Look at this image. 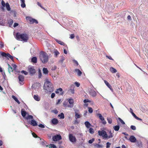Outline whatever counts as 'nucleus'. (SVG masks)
Here are the masks:
<instances>
[{"mask_svg":"<svg viewBox=\"0 0 148 148\" xmlns=\"http://www.w3.org/2000/svg\"><path fill=\"white\" fill-rule=\"evenodd\" d=\"M59 116L60 117V118L63 119L64 118V114L62 112L59 114L58 116Z\"/></svg>","mask_w":148,"mask_h":148,"instance_id":"36","label":"nucleus"},{"mask_svg":"<svg viewBox=\"0 0 148 148\" xmlns=\"http://www.w3.org/2000/svg\"><path fill=\"white\" fill-rule=\"evenodd\" d=\"M88 108L89 112L90 113H92L93 112V110L92 108L90 107H88Z\"/></svg>","mask_w":148,"mask_h":148,"instance_id":"45","label":"nucleus"},{"mask_svg":"<svg viewBox=\"0 0 148 148\" xmlns=\"http://www.w3.org/2000/svg\"><path fill=\"white\" fill-rule=\"evenodd\" d=\"M31 61L34 63H36L37 61V58L35 57H33L31 59Z\"/></svg>","mask_w":148,"mask_h":148,"instance_id":"23","label":"nucleus"},{"mask_svg":"<svg viewBox=\"0 0 148 148\" xmlns=\"http://www.w3.org/2000/svg\"><path fill=\"white\" fill-rule=\"evenodd\" d=\"M21 7L23 8H24L25 7V0H21Z\"/></svg>","mask_w":148,"mask_h":148,"instance_id":"24","label":"nucleus"},{"mask_svg":"<svg viewBox=\"0 0 148 148\" xmlns=\"http://www.w3.org/2000/svg\"><path fill=\"white\" fill-rule=\"evenodd\" d=\"M37 5L38 6H40V7H41L42 9H43L45 10L44 8V7H43L42 5H41L40 3L39 2H37Z\"/></svg>","mask_w":148,"mask_h":148,"instance_id":"48","label":"nucleus"},{"mask_svg":"<svg viewBox=\"0 0 148 148\" xmlns=\"http://www.w3.org/2000/svg\"><path fill=\"white\" fill-rule=\"evenodd\" d=\"M55 94L54 93H52L51 95V97L52 98H53L55 96Z\"/></svg>","mask_w":148,"mask_h":148,"instance_id":"60","label":"nucleus"},{"mask_svg":"<svg viewBox=\"0 0 148 148\" xmlns=\"http://www.w3.org/2000/svg\"><path fill=\"white\" fill-rule=\"evenodd\" d=\"M129 140L132 143H135L136 142V139L133 136H131L129 138Z\"/></svg>","mask_w":148,"mask_h":148,"instance_id":"13","label":"nucleus"},{"mask_svg":"<svg viewBox=\"0 0 148 148\" xmlns=\"http://www.w3.org/2000/svg\"><path fill=\"white\" fill-rule=\"evenodd\" d=\"M42 71L43 73L46 75L48 74L49 73V71L48 70L47 68L45 67H44L42 69Z\"/></svg>","mask_w":148,"mask_h":148,"instance_id":"18","label":"nucleus"},{"mask_svg":"<svg viewBox=\"0 0 148 148\" xmlns=\"http://www.w3.org/2000/svg\"><path fill=\"white\" fill-rule=\"evenodd\" d=\"M106 57L110 60H113V59L112 58L111 56H109L108 55H106Z\"/></svg>","mask_w":148,"mask_h":148,"instance_id":"56","label":"nucleus"},{"mask_svg":"<svg viewBox=\"0 0 148 148\" xmlns=\"http://www.w3.org/2000/svg\"><path fill=\"white\" fill-rule=\"evenodd\" d=\"M107 121H108V123L109 124H111L112 123V120L110 118H107Z\"/></svg>","mask_w":148,"mask_h":148,"instance_id":"41","label":"nucleus"},{"mask_svg":"<svg viewBox=\"0 0 148 148\" xmlns=\"http://www.w3.org/2000/svg\"><path fill=\"white\" fill-rule=\"evenodd\" d=\"M68 101L70 104L69 106H68V108H72L73 107L74 101L73 99H68Z\"/></svg>","mask_w":148,"mask_h":148,"instance_id":"10","label":"nucleus"},{"mask_svg":"<svg viewBox=\"0 0 148 148\" xmlns=\"http://www.w3.org/2000/svg\"><path fill=\"white\" fill-rule=\"evenodd\" d=\"M1 55L5 57L8 59H9L8 58H10L12 60H13V57L9 53H6L4 52H1Z\"/></svg>","mask_w":148,"mask_h":148,"instance_id":"5","label":"nucleus"},{"mask_svg":"<svg viewBox=\"0 0 148 148\" xmlns=\"http://www.w3.org/2000/svg\"><path fill=\"white\" fill-rule=\"evenodd\" d=\"M84 124L87 128H90L91 126V124L88 121H86L84 123Z\"/></svg>","mask_w":148,"mask_h":148,"instance_id":"22","label":"nucleus"},{"mask_svg":"<svg viewBox=\"0 0 148 148\" xmlns=\"http://www.w3.org/2000/svg\"><path fill=\"white\" fill-rule=\"evenodd\" d=\"M62 137L60 134H57L53 136L52 139L53 141H57L62 139Z\"/></svg>","mask_w":148,"mask_h":148,"instance_id":"8","label":"nucleus"},{"mask_svg":"<svg viewBox=\"0 0 148 148\" xmlns=\"http://www.w3.org/2000/svg\"><path fill=\"white\" fill-rule=\"evenodd\" d=\"M99 135L100 136H102L105 139H107L108 135L106 132L104 130L99 131L98 132Z\"/></svg>","mask_w":148,"mask_h":148,"instance_id":"4","label":"nucleus"},{"mask_svg":"<svg viewBox=\"0 0 148 148\" xmlns=\"http://www.w3.org/2000/svg\"><path fill=\"white\" fill-rule=\"evenodd\" d=\"M56 93L59 94L60 95H63L64 94V92H62V89L61 88L57 89L56 91Z\"/></svg>","mask_w":148,"mask_h":148,"instance_id":"12","label":"nucleus"},{"mask_svg":"<svg viewBox=\"0 0 148 148\" xmlns=\"http://www.w3.org/2000/svg\"><path fill=\"white\" fill-rule=\"evenodd\" d=\"M18 23H16L14 24L13 26L14 27H16L18 26Z\"/></svg>","mask_w":148,"mask_h":148,"instance_id":"63","label":"nucleus"},{"mask_svg":"<svg viewBox=\"0 0 148 148\" xmlns=\"http://www.w3.org/2000/svg\"><path fill=\"white\" fill-rule=\"evenodd\" d=\"M54 53L56 57H57V56L60 54L59 52L57 50L55 51Z\"/></svg>","mask_w":148,"mask_h":148,"instance_id":"39","label":"nucleus"},{"mask_svg":"<svg viewBox=\"0 0 148 148\" xmlns=\"http://www.w3.org/2000/svg\"><path fill=\"white\" fill-rule=\"evenodd\" d=\"M118 119L121 122V123L122 124H125V123L124 122V121L122 119H121L120 118H119Z\"/></svg>","mask_w":148,"mask_h":148,"instance_id":"47","label":"nucleus"},{"mask_svg":"<svg viewBox=\"0 0 148 148\" xmlns=\"http://www.w3.org/2000/svg\"><path fill=\"white\" fill-rule=\"evenodd\" d=\"M74 37L75 36L74 34H73L71 35L70 38L71 39H73L74 38Z\"/></svg>","mask_w":148,"mask_h":148,"instance_id":"59","label":"nucleus"},{"mask_svg":"<svg viewBox=\"0 0 148 148\" xmlns=\"http://www.w3.org/2000/svg\"><path fill=\"white\" fill-rule=\"evenodd\" d=\"M39 58L41 61L43 63H46L49 60L48 56L45 52L44 51H41L40 52Z\"/></svg>","mask_w":148,"mask_h":148,"instance_id":"3","label":"nucleus"},{"mask_svg":"<svg viewBox=\"0 0 148 148\" xmlns=\"http://www.w3.org/2000/svg\"><path fill=\"white\" fill-rule=\"evenodd\" d=\"M56 40L58 43L60 44L61 45H65L64 43L63 42L60 40H59L57 39H56Z\"/></svg>","mask_w":148,"mask_h":148,"instance_id":"28","label":"nucleus"},{"mask_svg":"<svg viewBox=\"0 0 148 148\" xmlns=\"http://www.w3.org/2000/svg\"><path fill=\"white\" fill-rule=\"evenodd\" d=\"M70 90L72 94H74V93L75 90L74 88L70 89Z\"/></svg>","mask_w":148,"mask_h":148,"instance_id":"55","label":"nucleus"},{"mask_svg":"<svg viewBox=\"0 0 148 148\" xmlns=\"http://www.w3.org/2000/svg\"><path fill=\"white\" fill-rule=\"evenodd\" d=\"M75 84L77 87H79L80 86V84L77 82H75Z\"/></svg>","mask_w":148,"mask_h":148,"instance_id":"52","label":"nucleus"},{"mask_svg":"<svg viewBox=\"0 0 148 148\" xmlns=\"http://www.w3.org/2000/svg\"><path fill=\"white\" fill-rule=\"evenodd\" d=\"M34 99L37 101H38L40 100V98L38 97V95H34Z\"/></svg>","mask_w":148,"mask_h":148,"instance_id":"30","label":"nucleus"},{"mask_svg":"<svg viewBox=\"0 0 148 148\" xmlns=\"http://www.w3.org/2000/svg\"><path fill=\"white\" fill-rule=\"evenodd\" d=\"M18 79H19V82H20V84L21 85L23 84V82L24 80V76L22 75H19Z\"/></svg>","mask_w":148,"mask_h":148,"instance_id":"11","label":"nucleus"},{"mask_svg":"<svg viewBox=\"0 0 148 148\" xmlns=\"http://www.w3.org/2000/svg\"><path fill=\"white\" fill-rule=\"evenodd\" d=\"M113 128L115 131H118L120 128L119 126V125H116L113 127Z\"/></svg>","mask_w":148,"mask_h":148,"instance_id":"27","label":"nucleus"},{"mask_svg":"<svg viewBox=\"0 0 148 148\" xmlns=\"http://www.w3.org/2000/svg\"><path fill=\"white\" fill-rule=\"evenodd\" d=\"M63 106L65 108H68V106L69 105L68 104V102L66 101H64L63 103Z\"/></svg>","mask_w":148,"mask_h":148,"instance_id":"26","label":"nucleus"},{"mask_svg":"<svg viewBox=\"0 0 148 148\" xmlns=\"http://www.w3.org/2000/svg\"><path fill=\"white\" fill-rule=\"evenodd\" d=\"M84 103H86L87 102H90V101L88 99H85L84 100Z\"/></svg>","mask_w":148,"mask_h":148,"instance_id":"50","label":"nucleus"},{"mask_svg":"<svg viewBox=\"0 0 148 148\" xmlns=\"http://www.w3.org/2000/svg\"><path fill=\"white\" fill-rule=\"evenodd\" d=\"M102 123L103 124L105 125L106 124V121L104 120H104H102Z\"/></svg>","mask_w":148,"mask_h":148,"instance_id":"64","label":"nucleus"},{"mask_svg":"<svg viewBox=\"0 0 148 148\" xmlns=\"http://www.w3.org/2000/svg\"><path fill=\"white\" fill-rule=\"evenodd\" d=\"M89 132L91 134H93L94 132V130L92 128H90L89 129Z\"/></svg>","mask_w":148,"mask_h":148,"instance_id":"42","label":"nucleus"},{"mask_svg":"<svg viewBox=\"0 0 148 148\" xmlns=\"http://www.w3.org/2000/svg\"><path fill=\"white\" fill-rule=\"evenodd\" d=\"M61 101V99H58L57 102L56 103V104L58 105V104H59L60 103V102Z\"/></svg>","mask_w":148,"mask_h":148,"instance_id":"62","label":"nucleus"},{"mask_svg":"<svg viewBox=\"0 0 148 148\" xmlns=\"http://www.w3.org/2000/svg\"><path fill=\"white\" fill-rule=\"evenodd\" d=\"M53 112L55 114H56L58 113V111L56 110H53Z\"/></svg>","mask_w":148,"mask_h":148,"instance_id":"61","label":"nucleus"},{"mask_svg":"<svg viewBox=\"0 0 148 148\" xmlns=\"http://www.w3.org/2000/svg\"><path fill=\"white\" fill-rule=\"evenodd\" d=\"M111 145V143L109 142H107L106 143V147L107 148H108L110 147V145Z\"/></svg>","mask_w":148,"mask_h":148,"instance_id":"49","label":"nucleus"},{"mask_svg":"<svg viewBox=\"0 0 148 148\" xmlns=\"http://www.w3.org/2000/svg\"><path fill=\"white\" fill-rule=\"evenodd\" d=\"M30 124L33 126H36L37 125V123L36 121L34 120H31Z\"/></svg>","mask_w":148,"mask_h":148,"instance_id":"20","label":"nucleus"},{"mask_svg":"<svg viewBox=\"0 0 148 148\" xmlns=\"http://www.w3.org/2000/svg\"><path fill=\"white\" fill-rule=\"evenodd\" d=\"M21 114L22 116L23 117H24L25 116L27 112L24 109H22L21 110Z\"/></svg>","mask_w":148,"mask_h":148,"instance_id":"19","label":"nucleus"},{"mask_svg":"<svg viewBox=\"0 0 148 148\" xmlns=\"http://www.w3.org/2000/svg\"><path fill=\"white\" fill-rule=\"evenodd\" d=\"M38 77L39 78H41L42 76V74L41 73V70L39 69L38 71Z\"/></svg>","mask_w":148,"mask_h":148,"instance_id":"40","label":"nucleus"},{"mask_svg":"<svg viewBox=\"0 0 148 148\" xmlns=\"http://www.w3.org/2000/svg\"><path fill=\"white\" fill-rule=\"evenodd\" d=\"M110 71L112 73H115L117 72L116 70L113 67H111L110 69Z\"/></svg>","mask_w":148,"mask_h":148,"instance_id":"31","label":"nucleus"},{"mask_svg":"<svg viewBox=\"0 0 148 148\" xmlns=\"http://www.w3.org/2000/svg\"><path fill=\"white\" fill-rule=\"evenodd\" d=\"M32 135L34 137V138H36L38 136L34 132H33L32 133Z\"/></svg>","mask_w":148,"mask_h":148,"instance_id":"58","label":"nucleus"},{"mask_svg":"<svg viewBox=\"0 0 148 148\" xmlns=\"http://www.w3.org/2000/svg\"><path fill=\"white\" fill-rule=\"evenodd\" d=\"M81 116L79 114H78L77 113V112H75V117L76 118V119H77L78 118H79Z\"/></svg>","mask_w":148,"mask_h":148,"instance_id":"38","label":"nucleus"},{"mask_svg":"<svg viewBox=\"0 0 148 148\" xmlns=\"http://www.w3.org/2000/svg\"><path fill=\"white\" fill-rule=\"evenodd\" d=\"M104 82L106 85L112 91H113V89L112 88V87L109 83L106 80H104Z\"/></svg>","mask_w":148,"mask_h":148,"instance_id":"14","label":"nucleus"},{"mask_svg":"<svg viewBox=\"0 0 148 148\" xmlns=\"http://www.w3.org/2000/svg\"><path fill=\"white\" fill-rule=\"evenodd\" d=\"M50 148H57L56 146L54 144H50Z\"/></svg>","mask_w":148,"mask_h":148,"instance_id":"44","label":"nucleus"},{"mask_svg":"<svg viewBox=\"0 0 148 148\" xmlns=\"http://www.w3.org/2000/svg\"><path fill=\"white\" fill-rule=\"evenodd\" d=\"M75 71L77 72V75L79 76H81L82 74V72L79 69H75Z\"/></svg>","mask_w":148,"mask_h":148,"instance_id":"21","label":"nucleus"},{"mask_svg":"<svg viewBox=\"0 0 148 148\" xmlns=\"http://www.w3.org/2000/svg\"><path fill=\"white\" fill-rule=\"evenodd\" d=\"M26 19L29 21V23L30 24H32L34 23H35L36 24L38 23L37 20L35 19L29 17H26Z\"/></svg>","mask_w":148,"mask_h":148,"instance_id":"6","label":"nucleus"},{"mask_svg":"<svg viewBox=\"0 0 148 148\" xmlns=\"http://www.w3.org/2000/svg\"><path fill=\"white\" fill-rule=\"evenodd\" d=\"M12 98H13L14 100L17 102V103L18 104H19L20 103V102L19 101L18 99L17 98L14 96L12 95Z\"/></svg>","mask_w":148,"mask_h":148,"instance_id":"25","label":"nucleus"},{"mask_svg":"<svg viewBox=\"0 0 148 148\" xmlns=\"http://www.w3.org/2000/svg\"><path fill=\"white\" fill-rule=\"evenodd\" d=\"M94 140L95 139L94 138H92L88 141V143L90 144H91L94 141Z\"/></svg>","mask_w":148,"mask_h":148,"instance_id":"46","label":"nucleus"},{"mask_svg":"<svg viewBox=\"0 0 148 148\" xmlns=\"http://www.w3.org/2000/svg\"><path fill=\"white\" fill-rule=\"evenodd\" d=\"M136 145L139 148H141L142 147V144L140 141L137 140L136 141Z\"/></svg>","mask_w":148,"mask_h":148,"instance_id":"15","label":"nucleus"},{"mask_svg":"<svg viewBox=\"0 0 148 148\" xmlns=\"http://www.w3.org/2000/svg\"><path fill=\"white\" fill-rule=\"evenodd\" d=\"M90 94L92 96L95 97L97 95L96 92L94 90H91L90 92Z\"/></svg>","mask_w":148,"mask_h":148,"instance_id":"16","label":"nucleus"},{"mask_svg":"<svg viewBox=\"0 0 148 148\" xmlns=\"http://www.w3.org/2000/svg\"><path fill=\"white\" fill-rule=\"evenodd\" d=\"M109 133L110 134V135L108 136V138H108H112L113 137V135L112 132L111 131H110L109 132Z\"/></svg>","mask_w":148,"mask_h":148,"instance_id":"29","label":"nucleus"},{"mask_svg":"<svg viewBox=\"0 0 148 148\" xmlns=\"http://www.w3.org/2000/svg\"><path fill=\"white\" fill-rule=\"evenodd\" d=\"M28 70L31 75H33L36 73V71L33 66H29L28 67Z\"/></svg>","mask_w":148,"mask_h":148,"instance_id":"7","label":"nucleus"},{"mask_svg":"<svg viewBox=\"0 0 148 148\" xmlns=\"http://www.w3.org/2000/svg\"><path fill=\"white\" fill-rule=\"evenodd\" d=\"M21 73H24L25 75H27L28 74V72L27 71L23 70L21 71Z\"/></svg>","mask_w":148,"mask_h":148,"instance_id":"51","label":"nucleus"},{"mask_svg":"<svg viewBox=\"0 0 148 148\" xmlns=\"http://www.w3.org/2000/svg\"><path fill=\"white\" fill-rule=\"evenodd\" d=\"M52 123L54 125H56L58 123V120L56 118H53L51 120Z\"/></svg>","mask_w":148,"mask_h":148,"instance_id":"17","label":"nucleus"},{"mask_svg":"<svg viewBox=\"0 0 148 148\" xmlns=\"http://www.w3.org/2000/svg\"><path fill=\"white\" fill-rule=\"evenodd\" d=\"M130 127L133 130H135L136 129V127L134 125H131Z\"/></svg>","mask_w":148,"mask_h":148,"instance_id":"53","label":"nucleus"},{"mask_svg":"<svg viewBox=\"0 0 148 148\" xmlns=\"http://www.w3.org/2000/svg\"><path fill=\"white\" fill-rule=\"evenodd\" d=\"M69 139L70 141L72 143H74L76 141L75 137L73 136L72 134H69Z\"/></svg>","mask_w":148,"mask_h":148,"instance_id":"9","label":"nucleus"},{"mask_svg":"<svg viewBox=\"0 0 148 148\" xmlns=\"http://www.w3.org/2000/svg\"><path fill=\"white\" fill-rule=\"evenodd\" d=\"M1 4L3 7H5L6 5V4H5V2L3 0H2L1 1Z\"/></svg>","mask_w":148,"mask_h":148,"instance_id":"54","label":"nucleus"},{"mask_svg":"<svg viewBox=\"0 0 148 148\" xmlns=\"http://www.w3.org/2000/svg\"><path fill=\"white\" fill-rule=\"evenodd\" d=\"M13 23V20L12 19H10L8 21V24L10 26L12 25Z\"/></svg>","mask_w":148,"mask_h":148,"instance_id":"34","label":"nucleus"},{"mask_svg":"<svg viewBox=\"0 0 148 148\" xmlns=\"http://www.w3.org/2000/svg\"><path fill=\"white\" fill-rule=\"evenodd\" d=\"M8 71H9L10 72L13 71V69L12 67L9 65V64H8Z\"/></svg>","mask_w":148,"mask_h":148,"instance_id":"37","label":"nucleus"},{"mask_svg":"<svg viewBox=\"0 0 148 148\" xmlns=\"http://www.w3.org/2000/svg\"><path fill=\"white\" fill-rule=\"evenodd\" d=\"M44 87L47 93L52 92L53 90V87L51 83L48 79H46L45 82Z\"/></svg>","mask_w":148,"mask_h":148,"instance_id":"1","label":"nucleus"},{"mask_svg":"<svg viewBox=\"0 0 148 148\" xmlns=\"http://www.w3.org/2000/svg\"><path fill=\"white\" fill-rule=\"evenodd\" d=\"M6 8L7 10L9 11L10 10V5L8 3H6L5 5Z\"/></svg>","mask_w":148,"mask_h":148,"instance_id":"33","label":"nucleus"},{"mask_svg":"<svg viewBox=\"0 0 148 148\" xmlns=\"http://www.w3.org/2000/svg\"><path fill=\"white\" fill-rule=\"evenodd\" d=\"M33 117L32 116L30 115H29L26 118V119L27 120L32 119H33Z\"/></svg>","mask_w":148,"mask_h":148,"instance_id":"35","label":"nucleus"},{"mask_svg":"<svg viewBox=\"0 0 148 148\" xmlns=\"http://www.w3.org/2000/svg\"><path fill=\"white\" fill-rule=\"evenodd\" d=\"M97 115L99 116V119L101 120H104V118L100 114H98Z\"/></svg>","mask_w":148,"mask_h":148,"instance_id":"32","label":"nucleus"},{"mask_svg":"<svg viewBox=\"0 0 148 148\" xmlns=\"http://www.w3.org/2000/svg\"><path fill=\"white\" fill-rule=\"evenodd\" d=\"M38 126L42 128H45V126L42 124H40L38 125Z\"/></svg>","mask_w":148,"mask_h":148,"instance_id":"57","label":"nucleus"},{"mask_svg":"<svg viewBox=\"0 0 148 148\" xmlns=\"http://www.w3.org/2000/svg\"><path fill=\"white\" fill-rule=\"evenodd\" d=\"M15 36L17 40L25 42H27L29 39L28 35L26 34H21L19 32H17Z\"/></svg>","mask_w":148,"mask_h":148,"instance_id":"2","label":"nucleus"},{"mask_svg":"<svg viewBox=\"0 0 148 148\" xmlns=\"http://www.w3.org/2000/svg\"><path fill=\"white\" fill-rule=\"evenodd\" d=\"M94 146L97 147V148L102 147L103 146L102 145L98 144L97 143H96L95 145Z\"/></svg>","mask_w":148,"mask_h":148,"instance_id":"43","label":"nucleus"}]
</instances>
